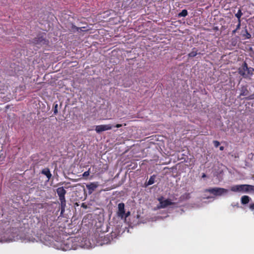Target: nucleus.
<instances>
[{"label":"nucleus","instance_id":"obj_10","mask_svg":"<svg viewBox=\"0 0 254 254\" xmlns=\"http://www.w3.org/2000/svg\"><path fill=\"white\" fill-rule=\"evenodd\" d=\"M117 214L119 217L121 218L122 219L124 218V215L125 214V204L124 203H120L118 204V211Z\"/></svg>","mask_w":254,"mask_h":254},{"label":"nucleus","instance_id":"obj_7","mask_svg":"<svg viewBox=\"0 0 254 254\" xmlns=\"http://www.w3.org/2000/svg\"><path fill=\"white\" fill-rule=\"evenodd\" d=\"M112 126L109 125H98L95 127V130L98 133H100L102 131L111 129Z\"/></svg>","mask_w":254,"mask_h":254},{"label":"nucleus","instance_id":"obj_30","mask_svg":"<svg viewBox=\"0 0 254 254\" xmlns=\"http://www.w3.org/2000/svg\"><path fill=\"white\" fill-rule=\"evenodd\" d=\"M122 126V125L121 124H117L115 127H116L119 128V127H121Z\"/></svg>","mask_w":254,"mask_h":254},{"label":"nucleus","instance_id":"obj_2","mask_svg":"<svg viewBox=\"0 0 254 254\" xmlns=\"http://www.w3.org/2000/svg\"><path fill=\"white\" fill-rule=\"evenodd\" d=\"M254 68L251 67H249L246 62H244L241 67L239 68V73L244 78H248L253 74Z\"/></svg>","mask_w":254,"mask_h":254},{"label":"nucleus","instance_id":"obj_18","mask_svg":"<svg viewBox=\"0 0 254 254\" xmlns=\"http://www.w3.org/2000/svg\"><path fill=\"white\" fill-rule=\"evenodd\" d=\"M188 15V11L186 9H183L179 13V17H185Z\"/></svg>","mask_w":254,"mask_h":254},{"label":"nucleus","instance_id":"obj_32","mask_svg":"<svg viewBox=\"0 0 254 254\" xmlns=\"http://www.w3.org/2000/svg\"><path fill=\"white\" fill-rule=\"evenodd\" d=\"M237 30L235 29L232 31V34H235L237 32Z\"/></svg>","mask_w":254,"mask_h":254},{"label":"nucleus","instance_id":"obj_34","mask_svg":"<svg viewBox=\"0 0 254 254\" xmlns=\"http://www.w3.org/2000/svg\"><path fill=\"white\" fill-rule=\"evenodd\" d=\"M82 206L84 207V208H86V206H85L83 203L82 204Z\"/></svg>","mask_w":254,"mask_h":254},{"label":"nucleus","instance_id":"obj_33","mask_svg":"<svg viewBox=\"0 0 254 254\" xmlns=\"http://www.w3.org/2000/svg\"><path fill=\"white\" fill-rule=\"evenodd\" d=\"M202 178H205L206 177V175L205 174H203L202 176Z\"/></svg>","mask_w":254,"mask_h":254},{"label":"nucleus","instance_id":"obj_22","mask_svg":"<svg viewBox=\"0 0 254 254\" xmlns=\"http://www.w3.org/2000/svg\"><path fill=\"white\" fill-rule=\"evenodd\" d=\"M246 99L248 100H254V93L249 96L248 97H247L246 98Z\"/></svg>","mask_w":254,"mask_h":254},{"label":"nucleus","instance_id":"obj_35","mask_svg":"<svg viewBox=\"0 0 254 254\" xmlns=\"http://www.w3.org/2000/svg\"><path fill=\"white\" fill-rule=\"evenodd\" d=\"M181 211L183 212H184L183 209H181Z\"/></svg>","mask_w":254,"mask_h":254},{"label":"nucleus","instance_id":"obj_19","mask_svg":"<svg viewBox=\"0 0 254 254\" xmlns=\"http://www.w3.org/2000/svg\"><path fill=\"white\" fill-rule=\"evenodd\" d=\"M245 34H243V36L245 37V39H250L251 37V35L248 32L247 29L244 31Z\"/></svg>","mask_w":254,"mask_h":254},{"label":"nucleus","instance_id":"obj_9","mask_svg":"<svg viewBox=\"0 0 254 254\" xmlns=\"http://www.w3.org/2000/svg\"><path fill=\"white\" fill-rule=\"evenodd\" d=\"M99 186L98 182H92L86 185L89 194H91Z\"/></svg>","mask_w":254,"mask_h":254},{"label":"nucleus","instance_id":"obj_16","mask_svg":"<svg viewBox=\"0 0 254 254\" xmlns=\"http://www.w3.org/2000/svg\"><path fill=\"white\" fill-rule=\"evenodd\" d=\"M197 55V51L195 48L192 49V51L188 54V56L190 58H193Z\"/></svg>","mask_w":254,"mask_h":254},{"label":"nucleus","instance_id":"obj_31","mask_svg":"<svg viewBox=\"0 0 254 254\" xmlns=\"http://www.w3.org/2000/svg\"><path fill=\"white\" fill-rule=\"evenodd\" d=\"M224 147L223 146H220V150L222 151L224 150Z\"/></svg>","mask_w":254,"mask_h":254},{"label":"nucleus","instance_id":"obj_1","mask_svg":"<svg viewBox=\"0 0 254 254\" xmlns=\"http://www.w3.org/2000/svg\"><path fill=\"white\" fill-rule=\"evenodd\" d=\"M17 231L18 230L16 228L7 230L0 235V242H10L22 239V238L17 234Z\"/></svg>","mask_w":254,"mask_h":254},{"label":"nucleus","instance_id":"obj_17","mask_svg":"<svg viewBox=\"0 0 254 254\" xmlns=\"http://www.w3.org/2000/svg\"><path fill=\"white\" fill-rule=\"evenodd\" d=\"M155 176L154 175H153L152 176H151L147 182V185H152L154 183V181H155Z\"/></svg>","mask_w":254,"mask_h":254},{"label":"nucleus","instance_id":"obj_25","mask_svg":"<svg viewBox=\"0 0 254 254\" xmlns=\"http://www.w3.org/2000/svg\"><path fill=\"white\" fill-rule=\"evenodd\" d=\"M249 208L251 210H254V203H251L249 205Z\"/></svg>","mask_w":254,"mask_h":254},{"label":"nucleus","instance_id":"obj_20","mask_svg":"<svg viewBox=\"0 0 254 254\" xmlns=\"http://www.w3.org/2000/svg\"><path fill=\"white\" fill-rule=\"evenodd\" d=\"M243 15V13L241 11V9H239L238 11L237 12V13L235 14V16L238 18V21H239V19H240V18L242 16V15Z\"/></svg>","mask_w":254,"mask_h":254},{"label":"nucleus","instance_id":"obj_11","mask_svg":"<svg viewBox=\"0 0 254 254\" xmlns=\"http://www.w3.org/2000/svg\"><path fill=\"white\" fill-rule=\"evenodd\" d=\"M241 93L239 97L241 96H247L249 94V91L247 86H242L240 89Z\"/></svg>","mask_w":254,"mask_h":254},{"label":"nucleus","instance_id":"obj_4","mask_svg":"<svg viewBox=\"0 0 254 254\" xmlns=\"http://www.w3.org/2000/svg\"><path fill=\"white\" fill-rule=\"evenodd\" d=\"M205 192H208L215 196H222L227 194L229 190L227 189L221 188H211L205 190Z\"/></svg>","mask_w":254,"mask_h":254},{"label":"nucleus","instance_id":"obj_15","mask_svg":"<svg viewBox=\"0 0 254 254\" xmlns=\"http://www.w3.org/2000/svg\"><path fill=\"white\" fill-rule=\"evenodd\" d=\"M190 193H185L180 196V199L181 200H188V199H190Z\"/></svg>","mask_w":254,"mask_h":254},{"label":"nucleus","instance_id":"obj_28","mask_svg":"<svg viewBox=\"0 0 254 254\" xmlns=\"http://www.w3.org/2000/svg\"><path fill=\"white\" fill-rule=\"evenodd\" d=\"M130 212L129 211L127 212L126 213H125V214L124 215V218L126 219L128 216L130 215Z\"/></svg>","mask_w":254,"mask_h":254},{"label":"nucleus","instance_id":"obj_27","mask_svg":"<svg viewBox=\"0 0 254 254\" xmlns=\"http://www.w3.org/2000/svg\"><path fill=\"white\" fill-rule=\"evenodd\" d=\"M238 22H239V23H238V25H237V27H236V29L237 30H238V29H240V26H241V20H240V19H239V21H238Z\"/></svg>","mask_w":254,"mask_h":254},{"label":"nucleus","instance_id":"obj_12","mask_svg":"<svg viewBox=\"0 0 254 254\" xmlns=\"http://www.w3.org/2000/svg\"><path fill=\"white\" fill-rule=\"evenodd\" d=\"M251 200V197L248 195H244L242 196L241 199V203L242 204L244 205L248 204L250 201Z\"/></svg>","mask_w":254,"mask_h":254},{"label":"nucleus","instance_id":"obj_13","mask_svg":"<svg viewBox=\"0 0 254 254\" xmlns=\"http://www.w3.org/2000/svg\"><path fill=\"white\" fill-rule=\"evenodd\" d=\"M41 173L46 176L48 180H49L52 177V174L49 168H45L43 169L41 171Z\"/></svg>","mask_w":254,"mask_h":254},{"label":"nucleus","instance_id":"obj_24","mask_svg":"<svg viewBox=\"0 0 254 254\" xmlns=\"http://www.w3.org/2000/svg\"><path fill=\"white\" fill-rule=\"evenodd\" d=\"M89 175V171H85V172L83 173L82 176L83 177H87Z\"/></svg>","mask_w":254,"mask_h":254},{"label":"nucleus","instance_id":"obj_21","mask_svg":"<svg viewBox=\"0 0 254 254\" xmlns=\"http://www.w3.org/2000/svg\"><path fill=\"white\" fill-rule=\"evenodd\" d=\"M71 29L73 32L76 31H78L79 30H81V28H79L75 26L74 25H72L71 26Z\"/></svg>","mask_w":254,"mask_h":254},{"label":"nucleus","instance_id":"obj_23","mask_svg":"<svg viewBox=\"0 0 254 254\" xmlns=\"http://www.w3.org/2000/svg\"><path fill=\"white\" fill-rule=\"evenodd\" d=\"M213 143L215 147H218L220 145V142L217 140L213 141Z\"/></svg>","mask_w":254,"mask_h":254},{"label":"nucleus","instance_id":"obj_3","mask_svg":"<svg viewBox=\"0 0 254 254\" xmlns=\"http://www.w3.org/2000/svg\"><path fill=\"white\" fill-rule=\"evenodd\" d=\"M254 186L250 185H237L231 188V190L234 192H247L253 190Z\"/></svg>","mask_w":254,"mask_h":254},{"label":"nucleus","instance_id":"obj_14","mask_svg":"<svg viewBox=\"0 0 254 254\" xmlns=\"http://www.w3.org/2000/svg\"><path fill=\"white\" fill-rule=\"evenodd\" d=\"M61 202V214L60 216H63L64 213L65 211V208L66 207V201H60Z\"/></svg>","mask_w":254,"mask_h":254},{"label":"nucleus","instance_id":"obj_6","mask_svg":"<svg viewBox=\"0 0 254 254\" xmlns=\"http://www.w3.org/2000/svg\"><path fill=\"white\" fill-rule=\"evenodd\" d=\"M33 43L35 45L42 46L47 45L48 41L43 36H38L33 39Z\"/></svg>","mask_w":254,"mask_h":254},{"label":"nucleus","instance_id":"obj_26","mask_svg":"<svg viewBox=\"0 0 254 254\" xmlns=\"http://www.w3.org/2000/svg\"><path fill=\"white\" fill-rule=\"evenodd\" d=\"M132 0H127L126 2L128 3H123V5H125V7L127 6V5L130 4Z\"/></svg>","mask_w":254,"mask_h":254},{"label":"nucleus","instance_id":"obj_5","mask_svg":"<svg viewBox=\"0 0 254 254\" xmlns=\"http://www.w3.org/2000/svg\"><path fill=\"white\" fill-rule=\"evenodd\" d=\"M158 200L159 201V205L157 206L159 209L165 208L168 206L174 204L173 202H171V200L168 199H164L163 196L158 198Z\"/></svg>","mask_w":254,"mask_h":254},{"label":"nucleus","instance_id":"obj_29","mask_svg":"<svg viewBox=\"0 0 254 254\" xmlns=\"http://www.w3.org/2000/svg\"><path fill=\"white\" fill-rule=\"evenodd\" d=\"M57 106H58V105H57H57H56V106H55V110H54V113H55V114L57 113V112H58V110H57Z\"/></svg>","mask_w":254,"mask_h":254},{"label":"nucleus","instance_id":"obj_8","mask_svg":"<svg viewBox=\"0 0 254 254\" xmlns=\"http://www.w3.org/2000/svg\"><path fill=\"white\" fill-rule=\"evenodd\" d=\"M57 193L59 197L60 201H66L65 194L66 191L64 189V187H59L57 189Z\"/></svg>","mask_w":254,"mask_h":254}]
</instances>
